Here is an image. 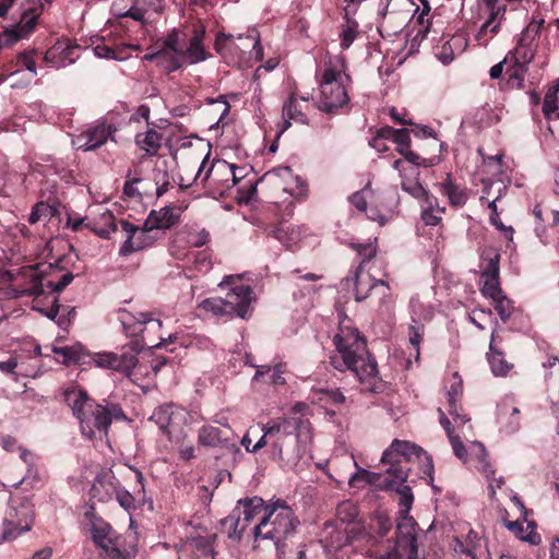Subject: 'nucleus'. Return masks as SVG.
<instances>
[{"label": "nucleus", "instance_id": "45", "mask_svg": "<svg viewBox=\"0 0 559 559\" xmlns=\"http://www.w3.org/2000/svg\"><path fill=\"white\" fill-rule=\"evenodd\" d=\"M190 58V61L192 63L199 62L205 59V51L202 44V36L201 35H194L189 43V46L187 47V50L185 51V58Z\"/></svg>", "mask_w": 559, "mask_h": 559}, {"label": "nucleus", "instance_id": "29", "mask_svg": "<svg viewBox=\"0 0 559 559\" xmlns=\"http://www.w3.org/2000/svg\"><path fill=\"white\" fill-rule=\"evenodd\" d=\"M487 359L495 376L504 377L513 368V364L506 360L503 350H497L495 338L489 343Z\"/></svg>", "mask_w": 559, "mask_h": 559}, {"label": "nucleus", "instance_id": "38", "mask_svg": "<svg viewBox=\"0 0 559 559\" xmlns=\"http://www.w3.org/2000/svg\"><path fill=\"white\" fill-rule=\"evenodd\" d=\"M392 528L391 519L381 512H377L370 519L369 534L371 536L384 537Z\"/></svg>", "mask_w": 559, "mask_h": 559}, {"label": "nucleus", "instance_id": "37", "mask_svg": "<svg viewBox=\"0 0 559 559\" xmlns=\"http://www.w3.org/2000/svg\"><path fill=\"white\" fill-rule=\"evenodd\" d=\"M501 198L500 193L490 202H488V209L490 210L489 222L493 225L499 231L502 233L504 238L509 241L513 240L514 228L512 226H506L500 219L497 201Z\"/></svg>", "mask_w": 559, "mask_h": 559}, {"label": "nucleus", "instance_id": "2", "mask_svg": "<svg viewBox=\"0 0 559 559\" xmlns=\"http://www.w3.org/2000/svg\"><path fill=\"white\" fill-rule=\"evenodd\" d=\"M333 343L337 354L330 357V365L334 369L341 372L346 370L354 372L367 392H384L386 383L379 376L378 364L370 355L365 337L350 325L349 320L340 323Z\"/></svg>", "mask_w": 559, "mask_h": 559}, {"label": "nucleus", "instance_id": "21", "mask_svg": "<svg viewBox=\"0 0 559 559\" xmlns=\"http://www.w3.org/2000/svg\"><path fill=\"white\" fill-rule=\"evenodd\" d=\"M271 456L272 460L286 464L298 461L300 459L299 436L275 438Z\"/></svg>", "mask_w": 559, "mask_h": 559}, {"label": "nucleus", "instance_id": "35", "mask_svg": "<svg viewBox=\"0 0 559 559\" xmlns=\"http://www.w3.org/2000/svg\"><path fill=\"white\" fill-rule=\"evenodd\" d=\"M527 72L528 66L510 62L506 69L508 79L504 82V86H501V88L522 90L524 87L525 75Z\"/></svg>", "mask_w": 559, "mask_h": 559}, {"label": "nucleus", "instance_id": "34", "mask_svg": "<svg viewBox=\"0 0 559 559\" xmlns=\"http://www.w3.org/2000/svg\"><path fill=\"white\" fill-rule=\"evenodd\" d=\"M549 367L552 370L545 374L547 394L551 403L559 404V359L550 358Z\"/></svg>", "mask_w": 559, "mask_h": 559}, {"label": "nucleus", "instance_id": "19", "mask_svg": "<svg viewBox=\"0 0 559 559\" xmlns=\"http://www.w3.org/2000/svg\"><path fill=\"white\" fill-rule=\"evenodd\" d=\"M486 261V266L481 271L484 284L480 292L485 297L496 299V297L503 293L499 281L500 253L493 252V254L488 257Z\"/></svg>", "mask_w": 559, "mask_h": 559}, {"label": "nucleus", "instance_id": "46", "mask_svg": "<svg viewBox=\"0 0 559 559\" xmlns=\"http://www.w3.org/2000/svg\"><path fill=\"white\" fill-rule=\"evenodd\" d=\"M425 326L421 323L412 324L408 326V341L415 350V360H419L420 344L424 340Z\"/></svg>", "mask_w": 559, "mask_h": 559}, {"label": "nucleus", "instance_id": "27", "mask_svg": "<svg viewBox=\"0 0 559 559\" xmlns=\"http://www.w3.org/2000/svg\"><path fill=\"white\" fill-rule=\"evenodd\" d=\"M181 213V207L176 205H167L159 210H152L150 212L158 229H170L178 225Z\"/></svg>", "mask_w": 559, "mask_h": 559}, {"label": "nucleus", "instance_id": "13", "mask_svg": "<svg viewBox=\"0 0 559 559\" xmlns=\"http://www.w3.org/2000/svg\"><path fill=\"white\" fill-rule=\"evenodd\" d=\"M33 524L32 510L26 504L10 507L3 519L2 539L12 540L31 530Z\"/></svg>", "mask_w": 559, "mask_h": 559}, {"label": "nucleus", "instance_id": "51", "mask_svg": "<svg viewBox=\"0 0 559 559\" xmlns=\"http://www.w3.org/2000/svg\"><path fill=\"white\" fill-rule=\"evenodd\" d=\"M318 393L320 394L319 400L321 402H326L334 405L343 404L346 400L345 395L341 392L340 389H320Z\"/></svg>", "mask_w": 559, "mask_h": 559}, {"label": "nucleus", "instance_id": "24", "mask_svg": "<svg viewBox=\"0 0 559 559\" xmlns=\"http://www.w3.org/2000/svg\"><path fill=\"white\" fill-rule=\"evenodd\" d=\"M58 293H52L50 289L41 297V302L36 304V309L44 313L47 318L57 322L61 328H66L70 320L66 318L64 313L60 314L61 306L59 304Z\"/></svg>", "mask_w": 559, "mask_h": 559}, {"label": "nucleus", "instance_id": "12", "mask_svg": "<svg viewBox=\"0 0 559 559\" xmlns=\"http://www.w3.org/2000/svg\"><path fill=\"white\" fill-rule=\"evenodd\" d=\"M39 17V9L22 11L20 21L13 27L0 33V49L12 47L19 40L29 37L35 32Z\"/></svg>", "mask_w": 559, "mask_h": 559}, {"label": "nucleus", "instance_id": "62", "mask_svg": "<svg viewBox=\"0 0 559 559\" xmlns=\"http://www.w3.org/2000/svg\"><path fill=\"white\" fill-rule=\"evenodd\" d=\"M448 412L453 417L455 423H459L461 425L466 424L469 421V418L466 414L462 413V406L459 404V401L456 400H448Z\"/></svg>", "mask_w": 559, "mask_h": 559}, {"label": "nucleus", "instance_id": "59", "mask_svg": "<svg viewBox=\"0 0 559 559\" xmlns=\"http://www.w3.org/2000/svg\"><path fill=\"white\" fill-rule=\"evenodd\" d=\"M430 11V7L427 3H424V9L419 13V15L416 17V24H418L420 27L417 29L416 37L425 38L427 36V33L429 32L430 22L426 19Z\"/></svg>", "mask_w": 559, "mask_h": 559}, {"label": "nucleus", "instance_id": "10", "mask_svg": "<svg viewBox=\"0 0 559 559\" xmlns=\"http://www.w3.org/2000/svg\"><path fill=\"white\" fill-rule=\"evenodd\" d=\"M252 31L248 35L234 36L231 34L218 33L215 39V50L226 60L228 64H239L251 48L254 46Z\"/></svg>", "mask_w": 559, "mask_h": 559}, {"label": "nucleus", "instance_id": "1", "mask_svg": "<svg viewBox=\"0 0 559 559\" xmlns=\"http://www.w3.org/2000/svg\"><path fill=\"white\" fill-rule=\"evenodd\" d=\"M119 319L126 335L131 338L129 344L122 347L121 354L97 353L91 356L81 344L57 347L53 349V353L62 359L64 365H84L87 362V359H92L97 367L112 369L130 376L138 364V355L145 346L162 348L166 347L168 343H173L174 338H176L173 335H169L168 340L160 336V343L150 345L144 335L146 326L151 324L153 329L159 330L162 328V321L154 319L152 313L141 312L139 317H134L130 312L122 310L120 311Z\"/></svg>", "mask_w": 559, "mask_h": 559}, {"label": "nucleus", "instance_id": "44", "mask_svg": "<svg viewBox=\"0 0 559 559\" xmlns=\"http://www.w3.org/2000/svg\"><path fill=\"white\" fill-rule=\"evenodd\" d=\"M140 170H134V176H132V170L129 169L126 175V182L123 185V195L128 199H142V193L136 188V183H139L142 179L139 177Z\"/></svg>", "mask_w": 559, "mask_h": 559}, {"label": "nucleus", "instance_id": "32", "mask_svg": "<svg viewBox=\"0 0 559 559\" xmlns=\"http://www.w3.org/2000/svg\"><path fill=\"white\" fill-rule=\"evenodd\" d=\"M271 431L276 438H289L290 436H299V427L301 419L296 417L280 418L267 423Z\"/></svg>", "mask_w": 559, "mask_h": 559}, {"label": "nucleus", "instance_id": "56", "mask_svg": "<svg viewBox=\"0 0 559 559\" xmlns=\"http://www.w3.org/2000/svg\"><path fill=\"white\" fill-rule=\"evenodd\" d=\"M154 181L156 185V195L160 198L168 191L170 185L168 173L166 170L156 169L154 171Z\"/></svg>", "mask_w": 559, "mask_h": 559}, {"label": "nucleus", "instance_id": "36", "mask_svg": "<svg viewBox=\"0 0 559 559\" xmlns=\"http://www.w3.org/2000/svg\"><path fill=\"white\" fill-rule=\"evenodd\" d=\"M536 53V47H528L523 44H518L506 56L510 62L518 64L530 66Z\"/></svg>", "mask_w": 559, "mask_h": 559}, {"label": "nucleus", "instance_id": "30", "mask_svg": "<svg viewBox=\"0 0 559 559\" xmlns=\"http://www.w3.org/2000/svg\"><path fill=\"white\" fill-rule=\"evenodd\" d=\"M503 525L512 532L519 539L527 542L531 545L537 546L542 542V536L536 532V525L534 522L527 523V530L530 532L524 534L523 522L520 520L509 521L507 519L503 520Z\"/></svg>", "mask_w": 559, "mask_h": 559}, {"label": "nucleus", "instance_id": "20", "mask_svg": "<svg viewBox=\"0 0 559 559\" xmlns=\"http://www.w3.org/2000/svg\"><path fill=\"white\" fill-rule=\"evenodd\" d=\"M356 533V527H338L333 523H326L322 533L321 542L324 543V548L330 551H336L349 544L354 539L359 538Z\"/></svg>", "mask_w": 559, "mask_h": 559}, {"label": "nucleus", "instance_id": "17", "mask_svg": "<svg viewBox=\"0 0 559 559\" xmlns=\"http://www.w3.org/2000/svg\"><path fill=\"white\" fill-rule=\"evenodd\" d=\"M114 131L110 124L102 122L78 134L73 144L78 150L93 151L104 145Z\"/></svg>", "mask_w": 559, "mask_h": 559}, {"label": "nucleus", "instance_id": "47", "mask_svg": "<svg viewBox=\"0 0 559 559\" xmlns=\"http://www.w3.org/2000/svg\"><path fill=\"white\" fill-rule=\"evenodd\" d=\"M492 300L495 304V310L499 314L500 319L503 322H507L510 319V317L514 310L513 301L510 300L503 293L500 294V296L496 297V299H492Z\"/></svg>", "mask_w": 559, "mask_h": 559}, {"label": "nucleus", "instance_id": "50", "mask_svg": "<svg viewBox=\"0 0 559 559\" xmlns=\"http://www.w3.org/2000/svg\"><path fill=\"white\" fill-rule=\"evenodd\" d=\"M358 34V23L356 21L347 20L346 27L343 28L341 33V47L342 49H347L355 40Z\"/></svg>", "mask_w": 559, "mask_h": 559}, {"label": "nucleus", "instance_id": "33", "mask_svg": "<svg viewBox=\"0 0 559 559\" xmlns=\"http://www.w3.org/2000/svg\"><path fill=\"white\" fill-rule=\"evenodd\" d=\"M337 519L341 521L342 525L356 527V533L361 535L364 533L362 527L359 523H356V520L359 515L358 507L350 501H343L337 506L336 509Z\"/></svg>", "mask_w": 559, "mask_h": 559}, {"label": "nucleus", "instance_id": "64", "mask_svg": "<svg viewBox=\"0 0 559 559\" xmlns=\"http://www.w3.org/2000/svg\"><path fill=\"white\" fill-rule=\"evenodd\" d=\"M210 241V234L207 230L202 229L194 234H190L188 242L193 248H201Z\"/></svg>", "mask_w": 559, "mask_h": 559}, {"label": "nucleus", "instance_id": "15", "mask_svg": "<svg viewBox=\"0 0 559 559\" xmlns=\"http://www.w3.org/2000/svg\"><path fill=\"white\" fill-rule=\"evenodd\" d=\"M120 228L126 235V240L119 249L121 257H129L130 254L141 251L154 243V238L151 235L143 234L139 230V226L126 219L119 221Z\"/></svg>", "mask_w": 559, "mask_h": 559}, {"label": "nucleus", "instance_id": "26", "mask_svg": "<svg viewBox=\"0 0 559 559\" xmlns=\"http://www.w3.org/2000/svg\"><path fill=\"white\" fill-rule=\"evenodd\" d=\"M439 189L449 203L454 207H462L468 200L467 190L452 180L451 174H447L444 181L439 183Z\"/></svg>", "mask_w": 559, "mask_h": 559}, {"label": "nucleus", "instance_id": "18", "mask_svg": "<svg viewBox=\"0 0 559 559\" xmlns=\"http://www.w3.org/2000/svg\"><path fill=\"white\" fill-rule=\"evenodd\" d=\"M355 299L362 301L367 299L372 290L381 288L382 297L390 294V286L384 280H374L369 273H366L361 266H357L354 273Z\"/></svg>", "mask_w": 559, "mask_h": 559}, {"label": "nucleus", "instance_id": "31", "mask_svg": "<svg viewBox=\"0 0 559 559\" xmlns=\"http://www.w3.org/2000/svg\"><path fill=\"white\" fill-rule=\"evenodd\" d=\"M237 507H240V513L243 516V521L251 523L255 516L260 514L264 515L267 502H265L261 497L254 496L239 500Z\"/></svg>", "mask_w": 559, "mask_h": 559}, {"label": "nucleus", "instance_id": "49", "mask_svg": "<svg viewBox=\"0 0 559 559\" xmlns=\"http://www.w3.org/2000/svg\"><path fill=\"white\" fill-rule=\"evenodd\" d=\"M350 247L356 250L358 255L361 258L358 266L365 267L366 262L373 259L377 254V247L372 242L368 243H350Z\"/></svg>", "mask_w": 559, "mask_h": 559}, {"label": "nucleus", "instance_id": "43", "mask_svg": "<svg viewBox=\"0 0 559 559\" xmlns=\"http://www.w3.org/2000/svg\"><path fill=\"white\" fill-rule=\"evenodd\" d=\"M221 524L229 538L235 540L241 539L239 528L237 527L239 524V508H235L228 516L222 520Z\"/></svg>", "mask_w": 559, "mask_h": 559}, {"label": "nucleus", "instance_id": "39", "mask_svg": "<svg viewBox=\"0 0 559 559\" xmlns=\"http://www.w3.org/2000/svg\"><path fill=\"white\" fill-rule=\"evenodd\" d=\"M216 536H199L189 542V547L197 557H209L214 555L213 544Z\"/></svg>", "mask_w": 559, "mask_h": 559}, {"label": "nucleus", "instance_id": "22", "mask_svg": "<svg viewBox=\"0 0 559 559\" xmlns=\"http://www.w3.org/2000/svg\"><path fill=\"white\" fill-rule=\"evenodd\" d=\"M144 60L154 61L167 72H174L183 66L185 51L158 47L156 51L146 53Z\"/></svg>", "mask_w": 559, "mask_h": 559}, {"label": "nucleus", "instance_id": "14", "mask_svg": "<svg viewBox=\"0 0 559 559\" xmlns=\"http://www.w3.org/2000/svg\"><path fill=\"white\" fill-rule=\"evenodd\" d=\"M237 437L228 425L222 427L204 425L199 429L198 442L209 448L237 449Z\"/></svg>", "mask_w": 559, "mask_h": 559}, {"label": "nucleus", "instance_id": "48", "mask_svg": "<svg viewBox=\"0 0 559 559\" xmlns=\"http://www.w3.org/2000/svg\"><path fill=\"white\" fill-rule=\"evenodd\" d=\"M107 484L112 487L114 492L116 495V500L118 501L121 508H123L127 511L135 510V498L128 490L121 487L114 486L111 480H108Z\"/></svg>", "mask_w": 559, "mask_h": 559}, {"label": "nucleus", "instance_id": "7", "mask_svg": "<svg viewBox=\"0 0 559 559\" xmlns=\"http://www.w3.org/2000/svg\"><path fill=\"white\" fill-rule=\"evenodd\" d=\"M90 520L92 539L96 547L102 549L104 559H131L124 548V538L104 519L96 516L93 511H86Z\"/></svg>", "mask_w": 559, "mask_h": 559}, {"label": "nucleus", "instance_id": "6", "mask_svg": "<svg viewBox=\"0 0 559 559\" xmlns=\"http://www.w3.org/2000/svg\"><path fill=\"white\" fill-rule=\"evenodd\" d=\"M300 521L292 507L283 499H271L260 522L254 526V548H259V542L271 540L276 557L281 559L286 552V542L292 538Z\"/></svg>", "mask_w": 559, "mask_h": 559}, {"label": "nucleus", "instance_id": "41", "mask_svg": "<svg viewBox=\"0 0 559 559\" xmlns=\"http://www.w3.org/2000/svg\"><path fill=\"white\" fill-rule=\"evenodd\" d=\"M173 405H163L156 408L151 417L166 435H170L169 427L173 424Z\"/></svg>", "mask_w": 559, "mask_h": 559}, {"label": "nucleus", "instance_id": "54", "mask_svg": "<svg viewBox=\"0 0 559 559\" xmlns=\"http://www.w3.org/2000/svg\"><path fill=\"white\" fill-rule=\"evenodd\" d=\"M404 159L415 166H423V167H432L435 166L436 164H438L439 162V157L438 156H432V157H429V158H425V157H421L420 155H418L417 153H415L414 151H409L407 152V154H405V156H403Z\"/></svg>", "mask_w": 559, "mask_h": 559}, {"label": "nucleus", "instance_id": "11", "mask_svg": "<svg viewBox=\"0 0 559 559\" xmlns=\"http://www.w3.org/2000/svg\"><path fill=\"white\" fill-rule=\"evenodd\" d=\"M417 523L409 514L400 516L396 524V547L391 551H397L399 557L405 559H418V543L416 533Z\"/></svg>", "mask_w": 559, "mask_h": 559}, {"label": "nucleus", "instance_id": "57", "mask_svg": "<svg viewBox=\"0 0 559 559\" xmlns=\"http://www.w3.org/2000/svg\"><path fill=\"white\" fill-rule=\"evenodd\" d=\"M370 191V182L366 185V187L358 192H355L349 198L350 203L360 212H367L368 203L366 199V193Z\"/></svg>", "mask_w": 559, "mask_h": 559}, {"label": "nucleus", "instance_id": "42", "mask_svg": "<svg viewBox=\"0 0 559 559\" xmlns=\"http://www.w3.org/2000/svg\"><path fill=\"white\" fill-rule=\"evenodd\" d=\"M406 483L407 481H397L392 489L395 490L400 496L399 503L403 508V510L400 511V515L408 514L414 501L412 489L408 485H406Z\"/></svg>", "mask_w": 559, "mask_h": 559}, {"label": "nucleus", "instance_id": "55", "mask_svg": "<svg viewBox=\"0 0 559 559\" xmlns=\"http://www.w3.org/2000/svg\"><path fill=\"white\" fill-rule=\"evenodd\" d=\"M37 53V49H26L17 55V62L21 63L25 69L32 72L34 75L36 71V62L34 56Z\"/></svg>", "mask_w": 559, "mask_h": 559}, {"label": "nucleus", "instance_id": "16", "mask_svg": "<svg viewBox=\"0 0 559 559\" xmlns=\"http://www.w3.org/2000/svg\"><path fill=\"white\" fill-rule=\"evenodd\" d=\"M79 49V45L72 44L70 39H58L46 50L44 61L57 69L66 67L78 59Z\"/></svg>", "mask_w": 559, "mask_h": 559}, {"label": "nucleus", "instance_id": "52", "mask_svg": "<svg viewBox=\"0 0 559 559\" xmlns=\"http://www.w3.org/2000/svg\"><path fill=\"white\" fill-rule=\"evenodd\" d=\"M192 258L195 270L205 272L211 269V252L207 248L194 252Z\"/></svg>", "mask_w": 559, "mask_h": 559}, {"label": "nucleus", "instance_id": "28", "mask_svg": "<svg viewBox=\"0 0 559 559\" xmlns=\"http://www.w3.org/2000/svg\"><path fill=\"white\" fill-rule=\"evenodd\" d=\"M162 140L163 135L153 129L138 133L135 135V144L145 152L142 158L157 155L162 147Z\"/></svg>", "mask_w": 559, "mask_h": 559}, {"label": "nucleus", "instance_id": "40", "mask_svg": "<svg viewBox=\"0 0 559 559\" xmlns=\"http://www.w3.org/2000/svg\"><path fill=\"white\" fill-rule=\"evenodd\" d=\"M200 310L211 313L213 317L229 319V312L223 298L213 297L204 299L198 307Z\"/></svg>", "mask_w": 559, "mask_h": 559}, {"label": "nucleus", "instance_id": "63", "mask_svg": "<svg viewBox=\"0 0 559 559\" xmlns=\"http://www.w3.org/2000/svg\"><path fill=\"white\" fill-rule=\"evenodd\" d=\"M481 454L479 455V472L487 478L495 476L496 471L492 468L491 463L487 460V453L483 444H479Z\"/></svg>", "mask_w": 559, "mask_h": 559}, {"label": "nucleus", "instance_id": "3", "mask_svg": "<svg viewBox=\"0 0 559 559\" xmlns=\"http://www.w3.org/2000/svg\"><path fill=\"white\" fill-rule=\"evenodd\" d=\"M381 462L389 465L386 474L373 473L358 468L349 477L348 484L352 488H360V484H369L379 489H393L397 481H407L408 473L413 464H418L421 473L433 479V464L430 455L419 445L400 439H394L390 447L383 452Z\"/></svg>", "mask_w": 559, "mask_h": 559}, {"label": "nucleus", "instance_id": "5", "mask_svg": "<svg viewBox=\"0 0 559 559\" xmlns=\"http://www.w3.org/2000/svg\"><path fill=\"white\" fill-rule=\"evenodd\" d=\"M61 260L53 263H36L34 265L23 266L20 272L12 277L11 288L13 296L19 298L23 296L34 297L36 304L41 302L45 296V287L52 293L62 292L74 278L71 272L60 274L62 267L59 265Z\"/></svg>", "mask_w": 559, "mask_h": 559}, {"label": "nucleus", "instance_id": "23", "mask_svg": "<svg viewBox=\"0 0 559 559\" xmlns=\"http://www.w3.org/2000/svg\"><path fill=\"white\" fill-rule=\"evenodd\" d=\"M308 108L307 98L301 97L297 98L296 94H290L287 102H285L283 106V118H284V130H286L290 126V120H294L298 123L307 124L308 118L305 112V109Z\"/></svg>", "mask_w": 559, "mask_h": 559}, {"label": "nucleus", "instance_id": "61", "mask_svg": "<svg viewBox=\"0 0 559 559\" xmlns=\"http://www.w3.org/2000/svg\"><path fill=\"white\" fill-rule=\"evenodd\" d=\"M237 169L238 168L235 165H231L227 162H222L219 163L215 171H221L222 175H226L227 178L225 179V181L228 182L230 180L231 186H235L238 182V176L236 174ZM226 187L229 188L230 185L227 183Z\"/></svg>", "mask_w": 559, "mask_h": 559}, {"label": "nucleus", "instance_id": "8", "mask_svg": "<svg viewBox=\"0 0 559 559\" xmlns=\"http://www.w3.org/2000/svg\"><path fill=\"white\" fill-rule=\"evenodd\" d=\"M219 286L228 288L223 300L226 302L229 319L249 320L253 312L252 302L255 300L252 287L245 284L238 275L225 276Z\"/></svg>", "mask_w": 559, "mask_h": 559}, {"label": "nucleus", "instance_id": "60", "mask_svg": "<svg viewBox=\"0 0 559 559\" xmlns=\"http://www.w3.org/2000/svg\"><path fill=\"white\" fill-rule=\"evenodd\" d=\"M95 55L102 58L114 59V40L103 38L94 47Z\"/></svg>", "mask_w": 559, "mask_h": 559}, {"label": "nucleus", "instance_id": "53", "mask_svg": "<svg viewBox=\"0 0 559 559\" xmlns=\"http://www.w3.org/2000/svg\"><path fill=\"white\" fill-rule=\"evenodd\" d=\"M51 207L47 203L38 202L32 209V212L28 217V223L32 225L36 224L43 218L51 216Z\"/></svg>", "mask_w": 559, "mask_h": 559}, {"label": "nucleus", "instance_id": "25", "mask_svg": "<svg viewBox=\"0 0 559 559\" xmlns=\"http://www.w3.org/2000/svg\"><path fill=\"white\" fill-rule=\"evenodd\" d=\"M120 224L116 221L112 212L106 210L98 217L91 218L85 224V228L103 239H109L111 233H116Z\"/></svg>", "mask_w": 559, "mask_h": 559}, {"label": "nucleus", "instance_id": "9", "mask_svg": "<svg viewBox=\"0 0 559 559\" xmlns=\"http://www.w3.org/2000/svg\"><path fill=\"white\" fill-rule=\"evenodd\" d=\"M320 105L319 108L328 114L345 106L348 100L347 91L342 82V75L332 67L323 70L320 80Z\"/></svg>", "mask_w": 559, "mask_h": 559}, {"label": "nucleus", "instance_id": "58", "mask_svg": "<svg viewBox=\"0 0 559 559\" xmlns=\"http://www.w3.org/2000/svg\"><path fill=\"white\" fill-rule=\"evenodd\" d=\"M263 436L258 440V442L252 447L250 450L251 453H257L259 450L264 448L265 445H271V451H273V440L276 438L274 432L271 431V427L269 424H266L263 427Z\"/></svg>", "mask_w": 559, "mask_h": 559}, {"label": "nucleus", "instance_id": "4", "mask_svg": "<svg viewBox=\"0 0 559 559\" xmlns=\"http://www.w3.org/2000/svg\"><path fill=\"white\" fill-rule=\"evenodd\" d=\"M64 401L79 420L82 435L90 440L106 437L114 420L127 418L120 404L108 399L96 402L79 386L67 388Z\"/></svg>", "mask_w": 559, "mask_h": 559}]
</instances>
